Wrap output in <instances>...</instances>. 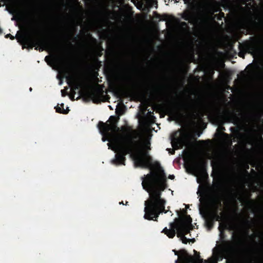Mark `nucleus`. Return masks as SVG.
<instances>
[{"label": "nucleus", "mask_w": 263, "mask_h": 263, "mask_svg": "<svg viewBox=\"0 0 263 263\" xmlns=\"http://www.w3.org/2000/svg\"><path fill=\"white\" fill-rule=\"evenodd\" d=\"M122 130L125 135L122 137L119 141L116 142L115 159L111 162L113 164L119 165H125V156L129 154L134 160L136 167L143 168H151L153 159L147 151H142L141 144L138 141H135L129 134V129L122 127Z\"/></svg>", "instance_id": "1"}, {"label": "nucleus", "mask_w": 263, "mask_h": 263, "mask_svg": "<svg viewBox=\"0 0 263 263\" xmlns=\"http://www.w3.org/2000/svg\"><path fill=\"white\" fill-rule=\"evenodd\" d=\"M158 171L151 172L142 178L143 188L149 193V198L145 201H155L165 200L161 198L162 193L168 186L164 170L158 162L155 163Z\"/></svg>", "instance_id": "2"}, {"label": "nucleus", "mask_w": 263, "mask_h": 263, "mask_svg": "<svg viewBox=\"0 0 263 263\" xmlns=\"http://www.w3.org/2000/svg\"><path fill=\"white\" fill-rule=\"evenodd\" d=\"M158 171L151 172L142 178L143 188L149 193V198L145 201H155L165 200L161 198L162 193L168 186L164 170L158 162L155 163Z\"/></svg>", "instance_id": "3"}, {"label": "nucleus", "mask_w": 263, "mask_h": 263, "mask_svg": "<svg viewBox=\"0 0 263 263\" xmlns=\"http://www.w3.org/2000/svg\"><path fill=\"white\" fill-rule=\"evenodd\" d=\"M204 102L201 98L196 100H192L190 102L183 103L181 105V109L178 110L172 106L166 108V114L174 118L180 119L184 117V114L193 120L200 119L203 117L202 110Z\"/></svg>", "instance_id": "4"}, {"label": "nucleus", "mask_w": 263, "mask_h": 263, "mask_svg": "<svg viewBox=\"0 0 263 263\" xmlns=\"http://www.w3.org/2000/svg\"><path fill=\"white\" fill-rule=\"evenodd\" d=\"M24 46L23 48H27L28 49H32L35 47V49L40 51H43L44 50L50 49L53 51H61L64 53V56L60 57V59L62 61H65L67 59L65 55H69V52L65 46H60L59 48H56L53 46L48 41H45L39 35V31L35 32L33 34L25 35L23 37Z\"/></svg>", "instance_id": "5"}, {"label": "nucleus", "mask_w": 263, "mask_h": 263, "mask_svg": "<svg viewBox=\"0 0 263 263\" xmlns=\"http://www.w3.org/2000/svg\"><path fill=\"white\" fill-rule=\"evenodd\" d=\"M222 184L220 181L214 183L213 188L214 194H210L207 191H204L202 197L199 199L200 201L204 202L205 203H211L214 207L213 212L208 211L210 216H212L214 222L215 221H220L221 219V213L218 214V209L221 206V202L223 197L222 192Z\"/></svg>", "instance_id": "6"}, {"label": "nucleus", "mask_w": 263, "mask_h": 263, "mask_svg": "<svg viewBox=\"0 0 263 263\" xmlns=\"http://www.w3.org/2000/svg\"><path fill=\"white\" fill-rule=\"evenodd\" d=\"M166 203L165 200H158L155 201H145V212L144 218L148 220H154L157 221L159 215L162 213H167L168 210L165 209Z\"/></svg>", "instance_id": "7"}, {"label": "nucleus", "mask_w": 263, "mask_h": 263, "mask_svg": "<svg viewBox=\"0 0 263 263\" xmlns=\"http://www.w3.org/2000/svg\"><path fill=\"white\" fill-rule=\"evenodd\" d=\"M238 55L242 58H245L246 53H250L254 56L259 54L262 51L259 41L254 37H250L249 40H246L242 43H240Z\"/></svg>", "instance_id": "8"}, {"label": "nucleus", "mask_w": 263, "mask_h": 263, "mask_svg": "<svg viewBox=\"0 0 263 263\" xmlns=\"http://www.w3.org/2000/svg\"><path fill=\"white\" fill-rule=\"evenodd\" d=\"M251 194L248 192H242L238 190H231L230 194L231 199L237 203L239 201L243 205H248L250 203Z\"/></svg>", "instance_id": "9"}, {"label": "nucleus", "mask_w": 263, "mask_h": 263, "mask_svg": "<svg viewBox=\"0 0 263 263\" xmlns=\"http://www.w3.org/2000/svg\"><path fill=\"white\" fill-rule=\"evenodd\" d=\"M98 127L100 132L102 135H109L110 132L113 133H119L121 129L118 127L117 123H107L102 121H99Z\"/></svg>", "instance_id": "10"}, {"label": "nucleus", "mask_w": 263, "mask_h": 263, "mask_svg": "<svg viewBox=\"0 0 263 263\" xmlns=\"http://www.w3.org/2000/svg\"><path fill=\"white\" fill-rule=\"evenodd\" d=\"M160 92V88L158 85H153L146 90V95L151 99H155Z\"/></svg>", "instance_id": "11"}, {"label": "nucleus", "mask_w": 263, "mask_h": 263, "mask_svg": "<svg viewBox=\"0 0 263 263\" xmlns=\"http://www.w3.org/2000/svg\"><path fill=\"white\" fill-rule=\"evenodd\" d=\"M179 252L182 256V258H181V257L179 256V258L175 261V263H181V261L180 260V259L184 260V261L187 262L188 263L195 262V258L193 256L189 255V254L187 253V251L185 250H180L179 251Z\"/></svg>", "instance_id": "12"}, {"label": "nucleus", "mask_w": 263, "mask_h": 263, "mask_svg": "<svg viewBox=\"0 0 263 263\" xmlns=\"http://www.w3.org/2000/svg\"><path fill=\"white\" fill-rule=\"evenodd\" d=\"M200 213L202 215V217L204 218L205 220V224L206 227L209 229H211L213 228L214 222L213 221V219L212 218V216H210L208 211L204 212V213L202 214V211H200Z\"/></svg>", "instance_id": "13"}, {"label": "nucleus", "mask_w": 263, "mask_h": 263, "mask_svg": "<svg viewBox=\"0 0 263 263\" xmlns=\"http://www.w3.org/2000/svg\"><path fill=\"white\" fill-rule=\"evenodd\" d=\"M91 96L92 101L94 103L99 104L102 101H105V100L104 99V98L105 97L104 91L102 90L97 91L96 93H93Z\"/></svg>", "instance_id": "14"}, {"label": "nucleus", "mask_w": 263, "mask_h": 263, "mask_svg": "<svg viewBox=\"0 0 263 263\" xmlns=\"http://www.w3.org/2000/svg\"><path fill=\"white\" fill-rule=\"evenodd\" d=\"M180 219L178 218H175L174 222H171L170 224V230H173L175 232L177 231V232L180 231V229L182 227V222Z\"/></svg>", "instance_id": "15"}, {"label": "nucleus", "mask_w": 263, "mask_h": 263, "mask_svg": "<svg viewBox=\"0 0 263 263\" xmlns=\"http://www.w3.org/2000/svg\"><path fill=\"white\" fill-rule=\"evenodd\" d=\"M206 165L205 161L201 160L196 164L195 167L199 172L204 173L206 172Z\"/></svg>", "instance_id": "16"}, {"label": "nucleus", "mask_w": 263, "mask_h": 263, "mask_svg": "<svg viewBox=\"0 0 263 263\" xmlns=\"http://www.w3.org/2000/svg\"><path fill=\"white\" fill-rule=\"evenodd\" d=\"M190 227H191L189 226H184L182 225V227L180 229V231L177 233V236L179 237L180 235H185L190 233L191 229Z\"/></svg>", "instance_id": "17"}, {"label": "nucleus", "mask_w": 263, "mask_h": 263, "mask_svg": "<svg viewBox=\"0 0 263 263\" xmlns=\"http://www.w3.org/2000/svg\"><path fill=\"white\" fill-rule=\"evenodd\" d=\"M179 219H181L182 221V224L184 226H189L192 227V219L190 215H185L183 217H180Z\"/></svg>", "instance_id": "18"}, {"label": "nucleus", "mask_w": 263, "mask_h": 263, "mask_svg": "<svg viewBox=\"0 0 263 263\" xmlns=\"http://www.w3.org/2000/svg\"><path fill=\"white\" fill-rule=\"evenodd\" d=\"M182 18L186 21H189L193 18V13L189 10L185 11L182 14Z\"/></svg>", "instance_id": "19"}, {"label": "nucleus", "mask_w": 263, "mask_h": 263, "mask_svg": "<svg viewBox=\"0 0 263 263\" xmlns=\"http://www.w3.org/2000/svg\"><path fill=\"white\" fill-rule=\"evenodd\" d=\"M60 105L61 107H60L59 105H57L56 107H55L56 112L63 114H67L69 110L68 107H67L66 109H64V104L62 103L61 104H60Z\"/></svg>", "instance_id": "20"}, {"label": "nucleus", "mask_w": 263, "mask_h": 263, "mask_svg": "<svg viewBox=\"0 0 263 263\" xmlns=\"http://www.w3.org/2000/svg\"><path fill=\"white\" fill-rule=\"evenodd\" d=\"M166 235L169 238H173L175 236V232L173 230L168 229L165 227L161 232Z\"/></svg>", "instance_id": "21"}, {"label": "nucleus", "mask_w": 263, "mask_h": 263, "mask_svg": "<svg viewBox=\"0 0 263 263\" xmlns=\"http://www.w3.org/2000/svg\"><path fill=\"white\" fill-rule=\"evenodd\" d=\"M66 79L67 81V83L70 85L71 84L74 83V79L73 76H68L66 77Z\"/></svg>", "instance_id": "22"}, {"label": "nucleus", "mask_w": 263, "mask_h": 263, "mask_svg": "<svg viewBox=\"0 0 263 263\" xmlns=\"http://www.w3.org/2000/svg\"><path fill=\"white\" fill-rule=\"evenodd\" d=\"M225 245L227 249L229 250H232L234 248V246L232 244V242L230 241H226Z\"/></svg>", "instance_id": "23"}, {"label": "nucleus", "mask_w": 263, "mask_h": 263, "mask_svg": "<svg viewBox=\"0 0 263 263\" xmlns=\"http://www.w3.org/2000/svg\"><path fill=\"white\" fill-rule=\"evenodd\" d=\"M119 119V118H117L116 116H111L109 117L108 121L110 122V123H117Z\"/></svg>", "instance_id": "24"}, {"label": "nucleus", "mask_w": 263, "mask_h": 263, "mask_svg": "<svg viewBox=\"0 0 263 263\" xmlns=\"http://www.w3.org/2000/svg\"><path fill=\"white\" fill-rule=\"evenodd\" d=\"M232 239L237 243V244H239L240 243V239L238 235H235L234 234H233Z\"/></svg>", "instance_id": "25"}, {"label": "nucleus", "mask_w": 263, "mask_h": 263, "mask_svg": "<svg viewBox=\"0 0 263 263\" xmlns=\"http://www.w3.org/2000/svg\"><path fill=\"white\" fill-rule=\"evenodd\" d=\"M180 237L183 243L186 244L188 242H190V239H187L185 235H180Z\"/></svg>", "instance_id": "26"}, {"label": "nucleus", "mask_w": 263, "mask_h": 263, "mask_svg": "<svg viewBox=\"0 0 263 263\" xmlns=\"http://www.w3.org/2000/svg\"><path fill=\"white\" fill-rule=\"evenodd\" d=\"M144 148L145 149H146L147 150H150L151 149V143L149 142H147L145 143L144 145Z\"/></svg>", "instance_id": "27"}, {"label": "nucleus", "mask_w": 263, "mask_h": 263, "mask_svg": "<svg viewBox=\"0 0 263 263\" xmlns=\"http://www.w3.org/2000/svg\"><path fill=\"white\" fill-rule=\"evenodd\" d=\"M174 140L177 143V144H181L182 143V140L179 138H174Z\"/></svg>", "instance_id": "28"}, {"label": "nucleus", "mask_w": 263, "mask_h": 263, "mask_svg": "<svg viewBox=\"0 0 263 263\" xmlns=\"http://www.w3.org/2000/svg\"><path fill=\"white\" fill-rule=\"evenodd\" d=\"M81 87V85L79 83H74V89L75 90L79 89Z\"/></svg>", "instance_id": "29"}, {"label": "nucleus", "mask_w": 263, "mask_h": 263, "mask_svg": "<svg viewBox=\"0 0 263 263\" xmlns=\"http://www.w3.org/2000/svg\"><path fill=\"white\" fill-rule=\"evenodd\" d=\"M76 93V92L73 91V92L72 94L70 95L69 97L71 101L74 100V94Z\"/></svg>", "instance_id": "30"}, {"label": "nucleus", "mask_w": 263, "mask_h": 263, "mask_svg": "<svg viewBox=\"0 0 263 263\" xmlns=\"http://www.w3.org/2000/svg\"><path fill=\"white\" fill-rule=\"evenodd\" d=\"M218 163L217 162H213V161H212V163H211V166L213 167H214L215 166H218Z\"/></svg>", "instance_id": "31"}, {"label": "nucleus", "mask_w": 263, "mask_h": 263, "mask_svg": "<svg viewBox=\"0 0 263 263\" xmlns=\"http://www.w3.org/2000/svg\"><path fill=\"white\" fill-rule=\"evenodd\" d=\"M61 95L62 97H65L67 95V92L63 89L61 90Z\"/></svg>", "instance_id": "32"}, {"label": "nucleus", "mask_w": 263, "mask_h": 263, "mask_svg": "<svg viewBox=\"0 0 263 263\" xmlns=\"http://www.w3.org/2000/svg\"><path fill=\"white\" fill-rule=\"evenodd\" d=\"M140 98L142 99V100H146L147 99V98L145 96V95L144 94H141L140 96Z\"/></svg>", "instance_id": "33"}, {"label": "nucleus", "mask_w": 263, "mask_h": 263, "mask_svg": "<svg viewBox=\"0 0 263 263\" xmlns=\"http://www.w3.org/2000/svg\"><path fill=\"white\" fill-rule=\"evenodd\" d=\"M8 36H9V37H10V39L11 40H14V37L13 36H12L11 34H8L6 36V37H8Z\"/></svg>", "instance_id": "34"}, {"label": "nucleus", "mask_w": 263, "mask_h": 263, "mask_svg": "<svg viewBox=\"0 0 263 263\" xmlns=\"http://www.w3.org/2000/svg\"><path fill=\"white\" fill-rule=\"evenodd\" d=\"M49 59H50V57L48 56V55H47L45 57V61L47 62V63H49Z\"/></svg>", "instance_id": "35"}, {"label": "nucleus", "mask_w": 263, "mask_h": 263, "mask_svg": "<svg viewBox=\"0 0 263 263\" xmlns=\"http://www.w3.org/2000/svg\"><path fill=\"white\" fill-rule=\"evenodd\" d=\"M170 153L172 155H173L175 154V150L173 149H169Z\"/></svg>", "instance_id": "36"}, {"label": "nucleus", "mask_w": 263, "mask_h": 263, "mask_svg": "<svg viewBox=\"0 0 263 263\" xmlns=\"http://www.w3.org/2000/svg\"><path fill=\"white\" fill-rule=\"evenodd\" d=\"M115 93H116V95H119H119H121V93H122V95H124L126 93H125V92H117H117H115Z\"/></svg>", "instance_id": "37"}, {"label": "nucleus", "mask_w": 263, "mask_h": 263, "mask_svg": "<svg viewBox=\"0 0 263 263\" xmlns=\"http://www.w3.org/2000/svg\"><path fill=\"white\" fill-rule=\"evenodd\" d=\"M168 178L170 179H174L175 178V176L174 175H170Z\"/></svg>", "instance_id": "38"}, {"label": "nucleus", "mask_w": 263, "mask_h": 263, "mask_svg": "<svg viewBox=\"0 0 263 263\" xmlns=\"http://www.w3.org/2000/svg\"><path fill=\"white\" fill-rule=\"evenodd\" d=\"M5 1L9 3H13L14 2V0H5Z\"/></svg>", "instance_id": "39"}, {"label": "nucleus", "mask_w": 263, "mask_h": 263, "mask_svg": "<svg viewBox=\"0 0 263 263\" xmlns=\"http://www.w3.org/2000/svg\"><path fill=\"white\" fill-rule=\"evenodd\" d=\"M240 74H241L242 76V79H243L244 77H245V72L243 71H242L241 72H240Z\"/></svg>", "instance_id": "40"}, {"label": "nucleus", "mask_w": 263, "mask_h": 263, "mask_svg": "<svg viewBox=\"0 0 263 263\" xmlns=\"http://www.w3.org/2000/svg\"><path fill=\"white\" fill-rule=\"evenodd\" d=\"M182 212H183V214H184V216H185V215H187V214H186V210H185V209H183V210H182Z\"/></svg>", "instance_id": "41"}, {"label": "nucleus", "mask_w": 263, "mask_h": 263, "mask_svg": "<svg viewBox=\"0 0 263 263\" xmlns=\"http://www.w3.org/2000/svg\"><path fill=\"white\" fill-rule=\"evenodd\" d=\"M173 251L174 252L175 254L176 255H178V252L177 251H176V250H174Z\"/></svg>", "instance_id": "42"}, {"label": "nucleus", "mask_w": 263, "mask_h": 263, "mask_svg": "<svg viewBox=\"0 0 263 263\" xmlns=\"http://www.w3.org/2000/svg\"><path fill=\"white\" fill-rule=\"evenodd\" d=\"M245 221L247 223L249 224L250 223V221L248 220V219H245Z\"/></svg>", "instance_id": "43"}, {"label": "nucleus", "mask_w": 263, "mask_h": 263, "mask_svg": "<svg viewBox=\"0 0 263 263\" xmlns=\"http://www.w3.org/2000/svg\"><path fill=\"white\" fill-rule=\"evenodd\" d=\"M257 236L255 234H252L251 235V237H252L253 238H255Z\"/></svg>", "instance_id": "44"}, {"label": "nucleus", "mask_w": 263, "mask_h": 263, "mask_svg": "<svg viewBox=\"0 0 263 263\" xmlns=\"http://www.w3.org/2000/svg\"><path fill=\"white\" fill-rule=\"evenodd\" d=\"M190 241L194 242L195 241V239L194 238L193 239H190Z\"/></svg>", "instance_id": "45"}, {"label": "nucleus", "mask_w": 263, "mask_h": 263, "mask_svg": "<svg viewBox=\"0 0 263 263\" xmlns=\"http://www.w3.org/2000/svg\"><path fill=\"white\" fill-rule=\"evenodd\" d=\"M151 114H153V112L148 111L147 114L151 115Z\"/></svg>", "instance_id": "46"}, {"label": "nucleus", "mask_w": 263, "mask_h": 263, "mask_svg": "<svg viewBox=\"0 0 263 263\" xmlns=\"http://www.w3.org/2000/svg\"><path fill=\"white\" fill-rule=\"evenodd\" d=\"M182 25H186V23L185 22H183L182 23Z\"/></svg>", "instance_id": "47"}, {"label": "nucleus", "mask_w": 263, "mask_h": 263, "mask_svg": "<svg viewBox=\"0 0 263 263\" xmlns=\"http://www.w3.org/2000/svg\"><path fill=\"white\" fill-rule=\"evenodd\" d=\"M221 129H222V130H225V128H224V127H223V126H222V127H221Z\"/></svg>", "instance_id": "48"}, {"label": "nucleus", "mask_w": 263, "mask_h": 263, "mask_svg": "<svg viewBox=\"0 0 263 263\" xmlns=\"http://www.w3.org/2000/svg\"><path fill=\"white\" fill-rule=\"evenodd\" d=\"M102 140H103V141H105V138H104V137H103V138H102Z\"/></svg>", "instance_id": "49"}, {"label": "nucleus", "mask_w": 263, "mask_h": 263, "mask_svg": "<svg viewBox=\"0 0 263 263\" xmlns=\"http://www.w3.org/2000/svg\"><path fill=\"white\" fill-rule=\"evenodd\" d=\"M2 33V29L0 28V34Z\"/></svg>", "instance_id": "50"}, {"label": "nucleus", "mask_w": 263, "mask_h": 263, "mask_svg": "<svg viewBox=\"0 0 263 263\" xmlns=\"http://www.w3.org/2000/svg\"><path fill=\"white\" fill-rule=\"evenodd\" d=\"M143 120H144V122L146 121V119L145 118H143Z\"/></svg>", "instance_id": "51"}, {"label": "nucleus", "mask_w": 263, "mask_h": 263, "mask_svg": "<svg viewBox=\"0 0 263 263\" xmlns=\"http://www.w3.org/2000/svg\"><path fill=\"white\" fill-rule=\"evenodd\" d=\"M178 215L179 216L180 213L179 211H177Z\"/></svg>", "instance_id": "52"}, {"label": "nucleus", "mask_w": 263, "mask_h": 263, "mask_svg": "<svg viewBox=\"0 0 263 263\" xmlns=\"http://www.w3.org/2000/svg\"><path fill=\"white\" fill-rule=\"evenodd\" d=\"M120 204H123L124 203H123V201H122V202H120Z\"/></svg>", "instance_id": "53"}, {"label": "nucleus", "mask_w": 263, "mask_h": 263, "mask_svg": "<svg viewBox=\"0 0 263 263\" xmlns=\"http://www.w3.org/2000/svg\"><path fill=\"white\" fill-rule=\"evenodd\" d=\"M219 230H220V231H221V228H220V227H219Z\"/></svg>", "instance_id": "54"}, {"label": "nucleus", "mask_w": 263, "mask_h": 263, "mask_svg": "<svg viewBox=\"0 0 263 263\" xmlns=\"http://www.w3.org/2000/svg\"><path fill=\"white\" fill-rule=\"evenodd\" d=\"M106 97H107L108 98H109V99L110 98V97H109V96H107V95L106 96Z\"/></svg>", "instance_id": "55"}, {"label": "nucleus", "mask_w": 263, "mask_h": 263, "mask_svg": "<svg viewBox=\"0 0 263 263\" xmlns=\"http://www.w3.org/2000/svg\"><path fill=\"white\" fill-rule=\"evenodd\" d=\"M93 40L95 42H96V39H94V38H93Z\"/></svg>", "instance_id": "56"}, {"label": "nucleus", "mask_w": 263, "mask_h": 263, "mask_svg": "<svg viewBox=\"0 0 263 263\" xmlns=\"http://www.w3.org/2000/svg\"><path fill=\"white\" fill-rule=\"evenodd\" d=\"M179 1L175 0V2H178Z\"/></svg>", "instance_id": "57"}, {"label": "nucleus", "mask_w": 263, "mask_h": 263, "mask_svg": "<svg viewBox=\"0 0 263 263\" xmlns=\"http://www.w3.org/2000/svg\"><path fill=\"white\" fill-rule=\"evenodd\" d=\"M184 1H186V0H184ZM185 3H186V2H185Z\"/></svg>", "instance_id": "58"}]
</instances>
